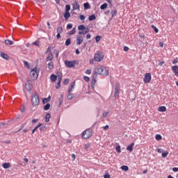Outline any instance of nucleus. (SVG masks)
<instances>
[{
	"label": "nucleus",
	"mask_w": 178,
	"mask_h": 178,
	"mask_svg": "<svg viewBox=\"0 0 178 178\" xmlns=\"http://www.w3.org/2000/svg\"><path fill=\"white\" fill-rule=\"evenodd\" d=\"M95 73H96L97 76L98 74H100L101 76H108V74H109V70H108L106 67L104 65H99L96 68Z\"/></svg>",
	"instance_id": "obj_1"
},
{
	"label": "nucleus",
	"mask_w": 178,
	"mask_h": 178,
	"mask_svg": "<svg viewBox=\"0 0 178 178\" xmlns=\"http://www.w3.org/2000/svg\"><path fill=\"white\" fill-rule=\"evenodd\" d=\"M92 136V130L88 129L85 130L82 134H81V137L84 140H87L90 138Z\"/></svg>",
	"instance_id": "obj_2"
},
{
	"label": "nucleus",
	"mask_w": 178,
	"mask_h": 178,
	"mask_svg": "<svg viewBox=\"0 0 178 178\" xmlns=\"http://www.w3.org/2000/svg\"><path fill=\"white\" fill-rule=\"evenodd\" d=\"M31 104L33 106H37L40 104V97L37 93H35L34 95L31 98Z\"/></svg>",
	"instance_id": "obj_3"
},
{
	"label": "nucleus",
	"mask_w": 178,
	"mask_h": 178,
	"mask_svg": "<svg viewBox=\"0 0 178 178\" xmlns=\"http://www.w3.org/2000/svg\"><path fill=\"white\" fill-rule=\"evenodd\" d=\"M94 60L95 62H102L104 60V54L101 51H97L94 56Z\"/></svg>",
	"instance_id": "obj_4"
},
{
	"label": "nucleus",
	"mask_w": 178,
	"mask_h": 178,
	"mask_svg": "<svg viewBox=\"0 0 178 178\" xmlns=\"http://www.w3.org/2000/svg\"><path fill=\"white\" fill-rule=\"evenodd\" d=\"M38 69L37 67L33 68L31 72H30V76L33 80H35L38 79Z\"/></svg>",
	"instance_id": "obj_5"
},
{
	"label": "nucleus",
	"mask_w": 178,
	"mask_h": 178,
	"mask_svg": "<svg viewBox=\"0 0 178 178\" xmlns=\"http://www.w3.org/2000/svg\"><path fill=\"white\" fill-rule=\"evenodd\" d=\"M65 66H67V67L72 68V67H74V66H76V65H79V61H77V60H72V61L65 60Z\"/></svg>",
	"instance_id": "obj_6"
},
{
	"label": "nucleus",
	"mask_w": 178,
	"mask_h": 178,
	"mask_svg": "<svg viewBox=\"0 0 178 178\" xmlns=\"http://www.w3.org/2000/svg\"><path fill=\"white\" fill-rule=\"evenodd\" d=\"M114 90V97L115 98H118L120 94V85L119 83H116Z\"/></svg>",
	"instance_id": "obj_7"
},
{
	"label": "nucleus",
	"mask_w": 178,
	"mask_h": 178,
	"mask_svg": "<svg viewBox=\"0 0 178 178\" xmlns=\"http://www.w3.org/2000/svg\"><path fill=\"white\" fill-rule=\"evenodd\" d=\"M152 76H151V73H146L143 78L144 83H148L151 81Z\"/></svg>",
	"instance_id": "obj_8"
},
{
	"label": "nucleus",
	"mask_w": 178,
	"mask_h": 178,
	"mask_svg": "<svg viewBox=\"0 0 178 178\" xmlns=\"http://www.w3.org/2000/svg\"><path fill=\"white\" fill-rule=\"evenodd\" d=\"M84 41V38L81 35H76V45H81Z\"/></svg>",
	"instance_id": "obj_9"
},
{
	"label": "nucleus",
	"mask_w": 178,
	"mask_h": 178,
	"mask_svg": "<svg viewBox=\"0 0 178 178\" xmlns=\"http://www.w3.org/2000/svg\"><path fill=\"white\" fill-rule=\"evenodd\" d=\"M97 79H98V75L97 73H94L93 78L91 81V86L92 88H94V87H95V84H97Z\"/></svg>",
	"instance_id": "obj_10"
},
{
	"label": "nucleus",
	"mask_w": 178,
	"mask_h": 178,
	"mask_svg": "<svg viewBox=\"0 0 178 178\" xmlns=\"http://www.w3.org/2000/svg\"><path fill=\"white\" fill-rule=\"evenodd\" d=\"M72 8L74 10H80V4H79V2L75 1L72 3Z\"/></svg>",
	"instance_id": "obj_11"
},
{
	"label": "nucleus",
	"mask_w": 178,
	"mask_h": 178,
	"mask_svg": "<svg viewBox=\"0 0 178 178\" xmlns=\"http://www.w3.org/2000/svg\"><path fill=\"white\" fill-rule=\"evenodd\" d=\"M172 70L174 72L175 76H177V77H178V66L177 65L172 66Z\"/></svg>",
	"instance_id": "obj_12"
},
{
	"label": "nucleus",
	"mask_w": 178,
	"mask_h": 178,
	"mask_svg": "<svg viewBox=\"0 0 178 178\" xmlns=\"http://www.w3.org/2000/svg\"><path fill=\"white\" fill-rule=\"evenodd\" d=\"M25 88L26 90H27L28 91H31V90H33V85H31V83H26L25 84Z\"/></svg>",
	"instance_id": "obj_13"
},
{
	"label": "nucleus",
	"mask_w": 178,
	"mask_h": 178,
	"mask_svg": "<svg viewBox=\"0 0 178 178\" xmlns=\"http://www.w3.org/2000/svg\"><path fill=\"white\" fill-rule=\"evenodd\" d=\"M53 59H54V56L52 55V51H49V55L46 58V60L47 61L49 60V62H51V60H52Z\"/></svg>",
	"instance_id": "obj_14"
},
{
	"label": "nucleus",
	"mask_w": 178,
	"mask_h": 178,
	"mask_svg": "<svg viewBox=\"0 0 178 178\" xmlns=\"http://www.w3.org/2000/svg\"><path fill=\"white\" fill-rule=\"evenodd\" d=\"M88 31H90V29L88 28H87L85 31H79L78 33V34H79V35H86V34H87V33H88Z\"/></svg>",
	"instance_id": "obj_15"
},
{
	"label": "nucleus",
	"mask_w": 178,
	"mask_h": 178,
	"mask_svg": "<svg viewBox=\"0 0 178 178\" xmlns=\"http://www.w3.org/2000/svg\"><path fill=\"white\" fill-rule=\"evenodd\" d=\"M133 147H134V143H132L129 146H127V150L129 151L130 152H133Z\"/></svg>",
	"instance_id": "obj_16"
},
{
	"label": "nucleus",
	"mask_w": 178,
	"mask_h": 178,
	"mask_svg": "<svg viewBox=\"0 0 178 178\" xmlns=\"http://www.w3.org/2000/svg\"><path fill=\"white\" fill-rule=\"evenodd\" d=\"M0 56L1 58H3V59H9V56H8V54H5L4 52H1Z\"/></svg>",
	"instance_id": "obj_17"
},
{
	"label": "nucleus",
	"mask_w": 178,
	"mask_h": 178,
	"mask_svg": "<svg viewBox=\"0 0 178 178\" xmlns=\"http://www.w3.org/2000/svg\"><path fill=\"white\" fill-rule=\"evenodd\" d=\"M47 67H48L49 70H52V69L54 68V62L49 61L47 63Z\"/></svg>",
	"instance_id": "obj_18"
},
{
	"label": "nucleus",
	"mask_w": 178,
	"mask_h": 178,
	"mask_svg": "<svg viewBox=\"0 0 178 178\" xmlns=\"http://www.w3.org/2000/svg\"><path fill=\"white\" fill-rule=\"evenodd\" d=\"M50 80L53 81V83H54L55 81H56V80H58V76L53 74L50 76Z\"/></svg>",
	"instance_id": "obj_19"
},
{
	"label": "nucleus",
	"mask_w": 178,
	"mask_h": 178,
	"mask_svg": "<svg viewBox=\"0 0 178 178\" xmlns=\"http://www.w3.org/2000/svg\"><path fill=\"white\" fill-rule=\"evenodd\" d=\"M76 85V82H72L70 83V88L68 90V92H72L74 89V86Z\"/></svg>",
	"instance_id": "obj_20"
},
{
	"label": "nucleus",
	"mask_w": 178,
	"mask_h": 178,
	"mask_svg": "<svg viewBox=\"0 0 178 178\" xmlns=\"http://www.w3.org/2000/svg\"><path fill=\"white\" fill-rule=\"evenodd\" d=\"M159 112H166L167 109H166V106H162L159 107L158 108Z\"/></svg>",
	"instance_id": "obj_21"
},
{
	"label": "nucleus",
	"mask_w": 178,
	"mask_h": 178,
	"mask_svg": "<svg viewBox=\"0 0 178 178\" xmlns=\"http://www.w3.org/2000/svg\"><path fill=\"white\" fill-rule=\"evenodd\" d=\"M2 168H3V169H9V168H10V163H4L2 164Z\"/></svg>",
	"instance_id": "obj_22"
},
{
	"label": "nucleus",
	"mask_w": 178,
	"mask_h": 178,
	"mask_svg": "<svg viewBox=\"0 0 178 178\" xmlns=\"http://www.w3.org/2000/svg\"><path fill=\"white\" fill-rule=\"evenodd\" d=\"M70 16H71L70 13L65 11L64 14L65 20H69V17H70Z\"/></svg>",
	"instance_id": "obj_23"
},
{
	"label": "nucleus",
	"mask_w": 178,
	"mask_h": 178,
	"mask_svg": "<svg viewBox=\"0 0 178 178\" xmlns=\"http://www.w3.org/2000/svg\"><path fill=\"white\" fill-rule=\"evenodd\" d=\"M58 82L57 83V86H56V88H60V81H62V77L61 76H58Z\"/></svg>",
	"instance_id": "obj_24"
},
{
	"label": "nucleus",
	"mask_w": 178,
	"mask_h": 178,
	"mask_svg": "<svg viewBox=\"0 0 178 178\" xmlns=\"http://www.w3.org/2000/svg\"><path fill=\"white\" fill-rule=\"evenodd\" d=\"M4 42H5V44H6V45H13V44H14V42H13V41L10 40H8V39L4 41Z\"/></svg>",
	"instance_id": "obj_25"
},
{
	"label": "nucleus",
	"mask_w": 178,
	"mask_h": 178,
	"mask_svg": "<svg viewBox=\"0 0 178 178\" xmlns=\"http://www.w3.org/2000/svg\"><path fill=\"white\" fill-rule=\"evenodd\" d=\"M78 30H79V31H83L84 30H87V28H86V26L84 25H79L78 26Z\"/></svg>",
	"instance_id": "obj_26"
},
{
	"label": "nucleus",
	"mask_w": 178,
	"mask_h": 178,
	"mask_svg": "<svg viewBox=\"0 0 178 178\" xmlns=\"http://www.w3.org/2000/svg\"><path fill=\"white\" fill-rule=\"evenodd\" d=\"M49 119H51V114L50 113H47L45 115V122L46 123H48L49 122Z\"/></svg>",
	"instance_id": "obj_27"
},
{
	"label": "nucleus",
	"mask_w": 178,
	"mask_h": 178,
	"mask_svg": "<svg viewBox=\"0 0 178 178\" xmlns=\"http://www.w3.org/2000/svg\"><path fill=\"white\" fill-rule=\"evenodd\" d=\"M57 34H62V33H63V28H62V26H59L57 28Z\"/></svg>",
	"instance_id": "obj_28"
},
{
	"label": "nucleus",
	"mask_w": 178,
	"mask_h": 178,
	"mask_svg": "<svg viewBox=\"0 0 178 178\" xmlns=\"http://www.w3.org/2000/svg\"><path fill=\"white\" fill-rule=\"evenodd\" d=\"M51 101V97L49 96L48 98H43L42 102L43 104H47V102H49Z\"/></svg>",
	"instance_id": "obj_29"
},
{
	"label": "nucleus",
	"mask_w": 178,
	"mask_h": 178,
	"mask_svg": "<svg viewBox=\"0 0 178 178\" xmlns=\"http://www.w3.org/2000/svg\"><path fill=\"white\" fill-rule=\"evenodd\" d=\"M97 19V17H95V15H92L88 17L89 22H92L93 20H95Z\"/></svg>",
	"instance_id": "obj_30"
},
{
	"label": "nucleus",
	"mask_w": 178,
	"mask_h": 178,
	"mask_svg": "<svg viewBox=\"0 0 178 178\" xmlns=\"http://www.w3.org/2000/svg\"><path fill=\"white\" fill-rule=\"evenodd\" d=\"M106 8H108V3H103L101 6H100V9L102 10H104V9H106Z\"/></svg>",
	"instance_id": "obj_31"
},
{
	"label": "nucleus",
	"mask_w": 178,
	"mask_h": 178,
	"mask_svg": "<svg viewBox=\"0 0 178 178\" xmlns=\"http://www.w3.org/2000/svg\"><path fill=\"white\" fill-rule=\"evenodd\" d=\"M84 6V9H90L91 8V6H90V3L88 2L85 3L83 4Z\"/></svg>",
	"instance_id": "obj_32"
},
{
	"label": "nucleus",
	"mask_w": 178,
	"mask_h": 178,
	"mask_svg": "<svg viewBox=\"0 0 178 178\" xmlns=\"http://www.w3.org/2000/svg\"><path fill=\"white\" fill-rule=\"evenodd\" d=\"M40 126H42V124L40 123L38 126H36L33 130H32V134H34L35 133V131L38 127H40Z\"/></svg>",
	"instance_id": "obj_33"
},
{
	"label": "nucleus",
	"mask_w": 178,
	"mask_h": 178,
	"mask_svg": "<svg viewBox=\"0 0 178 178\" xmlns=\"http://www.w3.org/2000/svg\"><path fill=\"white\" fill-rule=\"evenodd\" d=\"M155 139L157 141H161V140H162V136H161L160 134H156L155 136Z\"/></svg>",
	"instance_id": "obj_34"
},
{
	"label": "nucleus",
	"mask_w": 178,
	"mask_h": 178,
	"mask_svg": "<svg viewBox=\"0 0 178 178\" xmlns=\"http://www.w3.org/2000/svg\"><path fill=\"white\" fill-rule=\"evenodd\" d=\"M70 35H73V34H76V27L73 28L71 31L68 33Z\"/></svg>",
	"instance_id": "obj_35"
},
{
	"label": "nucleus",
	"mask_w": 178,
	"mask_h": 178,
	"mask_svg": "<svg viewBox=\"0 0 178 178\" xmlns=\"http://www.w3.org/2000/svg\"><path fill=\"white\" fill-rule=\"evenodd\" d=\"M122 170H124V172H127L129 170V166L127 165H122L121 166Z\"/></svg>",
	"instance_id": "obj_36"
},
{
	"label": "nucleus",
	"mask_w": 178,
	"mask_h": 178,
	"mask_svg": "<svg viewBox=\"0 0 178 178\" xmlns=\"http://www.w3.org/2000/svg\"><path fill=\"white\" fill-rule=\"evenodd\" d=\"M51 108V104L49 103H47L44 106V109L45 111H48Z\"/></svg>",
	"instance_id": "obj_37"
},
{
	"label": "nucleus",
	"mask_w": 178,
	"mask_h": 178,
	"mask_svg": "<svg viewBox=\"0 0 178 178\" xmlns=\"http://www.w3.org/2000/svg\"><path fill=\"white\" fill-rule=\"evenodd\" d=\"M168 155H169V152L165 151L163 153H162L161 156H162V158H166V156H168Z\"/></svg>",
	"instance_id": "obj_38"
},
{
	"label": "nucleus",
	"mask_w": 178,
	"mask_h": 178,
	"mask_svg": "<svg viewBox=\"0 0 178 178\" xmlns=\"http://www.w3.org/2000/svg\"><path fill=\"white\" fill-rule=\"evenodd\" d=\"M71 42H72V40L70 38H67L65 41V45H67V47L70 45Z\"/></svg>",
	"instance_id": "obj_39"
},
{
	"label": "nucleus",
	"mask_w": 178,
	"mask_h": 178,
	"mask_svg": "<svg viewBox=\"0 0 178 178\" xmlns=\"http://www.w3.org/2000/svg\"><path fill=\"white\" fill-rule=\"evenodd\" d=\"M62 102H63V95H60V97L59 99V104L58 106H60L62 105Z\"/></svg>",
	"instance_id": "obj_40"
},
{
	"label": "nucleus",
	"mask_w": 178,
	"mask_h": 178,
	"mask_svg": "<svg viewBox=\"0 0 178 178\" xmlns=\"http://www.w3.org/2000/svg\"><path fill=\"white\" fill-rule=\"evenodd\" d=\"M80 20L82 21V23H84V20H86V17L83 15H79Z\"/></svg>",
	"instance_id": "obj_41"
},
{
	"label": "nucleus",
	"mask_w": 178,
	"mask_h": 178,
	"mask_svg": "<svg viewBox=\"0 0 178 178\" xmlns=\"http://www.w3.org/2000/svg\"><path fill=\"white\" fill-rule=\"evenodd\" d=\"M115 151H117V152H119V154H120V152H122V150H120V145L116 146Z\"/></svg>",
	"instance_id": "obj_42"
},
{
	"label": "nucleus",
	"mask_w": 178,
	"mask_h": 178,
	"mask_svg": "<svg viewBox=\"0 0 178 178\" xmlns=\"http://www.w3.org/2000/svg\"><path fill=\"white\" fill-rule=\"evenodd\" d=\"M152 29L154 30L155 33H159V30H158V28H156V26H155L154 25H152Z\"/></svg>",
	"instance_id": "obj_43"
},
{
	"label": "nucleus",
	"mask_w": 178,
	"mask_h": 178,
	"mask_svg": "<svg viewBox=\"0 0 178 178\" xmlns=\"http://www.w3.org/2000/svg\"><path fill=\"white\" fill-rule=\"evenodd\" d=\"M69 10H70V5L67 4L65 6V12H69Z\"/></svg>",
	"instance_id": "obj_44"
},
{
	"label": "nucleus",
	"mask_w": 178,
	"mask_h": 178,
	"mask_svg": "<svg viewBox=\"0 0 178 178\" xmlns=\"http://www.w3.org/2000/svg\"><path fill=\"white\" fill-rule=\"evenodd\" d=\"M83 80L88 83V81H90V77L85 76H83Z\"/></svg>",
	"instance_id": "obj_45"
},
{
	"label": "nucleus",
	"mask_w": 178,
	"mask_h": 178,
	"mask_svg": "<svg viewBox=\"0 0 178 178\" xmlns=\"http://www.w3.org/2000/svg\"><path fill=\"white\" fill-rule=\"evenodd\" d=\"M73 99V94L70 93L67 95V99Z\"/></svg>",
	"instance_id": "obj_46"
},
{
	"label": "nucleus",
	"mask_w": 178,
	"mask_h": 178,
	"mask_svg": "<svg viewBox=\"0 0 178 178\" xmlns=\"http://www.w3.org/2000/svg\"><path fill=\"white\" fill-rule=\"evenodd\" d=\"M116 14H117L116 10H113V11L111 12V16H112V17H115V16H116Z\"/></svg>",
	"instance_id": "obj_47"
},
{
	"label": "nucleus",
	"mask_w": 178,
	"mask_h": 178,
	"mask_svg": "<svg viewBox=\"0 0 178 178\" xmlns=\"http://www.w3.org/2000/svg\"><path fill=\"white\" fill-rule=\"evenodd\" d=\"M108 113H109V112L104 111L102 114V117L106 118V116H108Z\"/></svg>",
	"instance_id": "obj_48"
},
{
	"label": "nucleus",
	"mask_w": 178,
	"mask_h": 178,
	"mask_svg": "<svg viewBox=\"0 0 178 178\" xmlns=\"http://www.w3.org/2000/svg\"><path fill=\"white\" fill-rule=\"evenodd\" d=\"M101 40V36L97 35L95 37V41L96 42H98Z\"/></svg>",
	"instance_id": "obj_49"
},
{
	"label": "nucleus",
	"mask_w": 178,
	"mask_h": 178,
	"mask_svg": "<svg viewBox=\"0 0 178 178\" xmlns=\"http://www.w3.org/2000/svg\"><path fill=\"white\" fill-rule=\"evenodd\" d=\"M73 27V24H68L67 25V29H68V30H70V29H72Z\"/></svg>",
	"instance_id": "obj_50"
},
{
	"label": "nucleus",
	"mask_w": 178,
	"mask_h": 178,
	"mask_svg": "<svg viewBox=\"0 0 178 178\" xmlns=\"http://www.w3.org/2000/svg\"><path fill=\"white\" fill-rule=\"evenodd\" d=\"M33 44V45H36L37 47H38L40 45V41L36 40Z\"/></svg>",
	"instance_id": "obj_51"
},
{
	"label": "nucleus",
	"mask_w": 178,
	"mask_h": 178,
	"mask_svg": "<svg viewBox=\"0 0 178 178\" xmlns=\"http://www.w3.org/2000/svg\"><path fill=\"white\" fill-rule=\"evenodd\" d=\"M86 74H91V69L87 70L86 71Z\"/></svg>",
	"instance_id": "obj_52"
},
{
	"label": "nucleus",
	"mask_w": 178,
	"mask_h": 178,
	"mask_svg": "<svg viewBox=\"0 0 178 178\" xmlns=\"http://www.w3.org/2000/svg\"><path fill=\"white\" fill-rule=\"evenodd\" d=\"M163 149H161V148L157 149V152H158L159 154H162V152H163Z\"/></svg>",
	"instance_id": "obj_53"
},
{
	"label": "nucleus",
	"mask_w": 178,
	"mask_h": 178,
	"mask_svg": "<svg viewBox=\"0 0 178 178\" xmlns=\"http://www.w3.org/2000/svg\"><path fill=\"white\" fill-rule=\"evenodd\" d=\"M176 63H178L177 59H174L172 60V65H176Z\"/></svg>",
	"instance_id": "obj_54"
},
{
	"label": "nucleus",
	"mask_w": 178,
	"mask_h": 178,
	"mask_svg": "<svg viewBox=\"0 0 178 178\" xmlns=\"http://www.w3.org/2000/svg\"><path fill=\"white\" fill-rule=\"evenodd\" d=\"M159 45L161 47V48H163V42H159Z\"/></svg>",
	"instance_id": "obj_55"
},
{
	"label": "nucleus",
	"mask_w": 178,
	"mask_h": 178,
	"mask_svg": "<svg viewBox=\"0 0 178 178\" xmlns=\"http://www.w3.org/2000/svg\"><path fill=\"white\" fill-rule=\"evenodd\" d=\"M72 161H74L76 159V154H72Z\"/></svg>",
	"instance_id": "obj_56"
},
{
	"label": "nucleus",
	"mask_w": 178,
	"mask_h": 178,
	"mask_svg": "<svg viewBox=\"0 0 178 178\" xmlns=\"http://www.w3.org/2000/svg\"><path fill=\"white\" fill-rule=\"evenodd\" d=\"M63 84H69V79H65V80L63 81Z\"/></svg>",
	"instance_id": "obj_57"
},
{
	"label": "nucleus",
	"mask_w": 178,
	"mask_h": 178,
	"mask_svg": "<svg viewBox=\"0 0 178 178\" xmlns=\"http://www.w3.org/2000/svg\"><path fill=\"white\" fill-rule=\"evenodd\" d=\"M104 130H108L109 129V125H106L103 127Z\"/></svg>",
	"instance_id": "obj_58"
},
{
	"label": "nucleus",
	"mask_w": 178,
	"mask_h": 178,
	"mask_svg": "<svg viewBox=\"0 0 178 178\" xmlns=\"http://www.w3.org/2000/svg\"><path fill=\"white\" fill-rule=\"evenodd\" d=\"M124 51H125V52H127V51H129V47H124Z\"/></svg>",
	"instance_id": "obj_59"
},
{
	"label": "nucleus",
	"mask_w": 178,
	"mask_h": 178,
	"mask_svg": "<svg viewBox=\"0 0 178 178\" xmlns=\"http://www.w3.org/2000/svg\"><path fill=\"white\" fill-rule=\"evenodd\" d=\"M24 66H26V67H29V63L27 61L24 62Z\"/></svg>",
	"instance_id": "obj_60"
},
{
	"label": "nucleus",
	"mask_w": 178,
	"mask_h": 178,
	"mask_svg": "<svg viewBox=\"0 0 178 178\" xmlns=\"http://www.w3.org/2000/svg\"><path fill=\"white\" fill-rule=\"evenodd\" d=\"M173 172H178V168L175 167L172 168Z\"/></svg>",
	"instance_id": "obj_61"
},
{
	"label": "nucleus",
	"mask_w": 178,
	"mask_h": 178,
	"mask_svg": "<svg viewBox=\"0 0 178 178\" xmlns=\"http://www.w3.org/2000/svg\"><path fill=\"white\" fill-rule=\"evenodd\" d=\"M37 122H38V119L32 120V123H37Z\"/></svg>",
	"instance_id": "obj_62"
},
{
	"label": "nucleus",
	"mask_w": 178,
	"mask_h": 178,
	"mask_svg": "<svg viewBox=\"0 0 178 178\" xmlns=\"http://www.w3.org/2000/svg\"><path fill=\"white\" fill-rule=\"evenodd\" d=\"M59 38H60V33H57L56 35V39L59 40Z\"/></svg>",
	"instance_id": "obj_63"
},
{
	"label": "nucleus",
	"mask_w": 178,
	"mask_h": 178,
	"mask_svg": "<svg viewBox=\"0 0 178 178\" xmlns=\"http://www.w3.org/2000/svg\"><path fill=\"white\" fill-rule=\"evenodd\" d=\"M104 178H111V175H104Z\"/></svg>",
	"instance_id": "obj_64"
}]
</instances>
